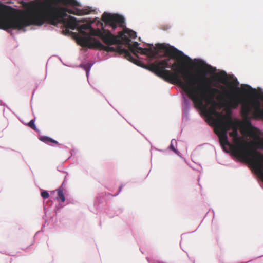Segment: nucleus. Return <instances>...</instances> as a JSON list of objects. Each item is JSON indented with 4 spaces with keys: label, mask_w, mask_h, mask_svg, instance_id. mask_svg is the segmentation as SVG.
<instances>
[{
    "label": "nucleus",
    "mask_w": 263,
    "mask_h": 263,
    "mask_svg": "<svg viewBox=\"0 0 263 263\" xmlns=\"http://www.w3.org/2000/svg\"><path fill=\"white\" fill-rule=\"evenodd\" d=\"M8 8L0 11V29L5 30L15 28L17 13L8 11Z\"/></svg>",
    "instance_id": "7"
},
{
    "label": "nucleus",
    "mask_w": 263,
    "mask_h": 263,
    "mask_svg": "<svg viewBox=\"0 0 263 263\" xmlns=\"http://www.w3.org/2000/svg\"><path fill=\"white\" fill-rule=\"evenodd\" d=\"M40 139L42 141H43V142H52V143H53L58 144L57 141H56L55 140H53V139H51V138H50L49 137H46V136L41 137L40 138Z\"/></svg>",
    "instance_id": "16"
},
{
    "label": "nucleus",
    "mask_w": 263,
    "mask_h": 263,
    "mask_svg": "<svg viewBox=\"0 0 263 263\" xmlns=\"http://www.w3.org/2000/svg\"><path fill=\"white\" fill-rule=\"evenodd\" d=\"M226 137L223 139V132L222 130H219L216 132L218 135L220 145L222 147L223 150L226 152H229V150L231 151L233 154L240 158H245L247 157V154L250 156L253 163H249L248 164H263V155L257 152H253L252 153H247L243 149L242 146L238 144L237 145L231 144L228 140L227 133L231 128L232 129V132L229 133V135L233 137L234 140H238V128L239 126L238 121H234L233 119L230 120L229 123L226 125Z\"/></svg>",
    "instance_id": "4"
},
{
    "label": "nucleus",
    "mask_w": 263,
    "mask_h": 263,
    "mask_svg": "<svg viewBox=\"0 0 263 263\" xmlns=\"http://www.w3.org/2000/svg\"><path fill=\"white\" fill-rule=\"evenodd\" d=\"M116 36H117L118 39L117 44H125L128 45L131 42V39H129L128 35L127 34L126 30H124L123 32H120Z\"/></svg>",
    "instance_id": "11"
},
{
    "label": "nucleus",
    "mask_w": 263,
    "mask_h": 263,
    "mask_svg": "<svg viewBox=\"0 0 263 263\" xmlns=\"http://www.w3.org/2000/svg\"><path fill=\"white\" fill-rule=\"evenodd\" d=\"M237 90H239V89L238 88H237Z\"/></svg>",
    "instance_id": "24"
},
{
    "label": "nucleus",
    "mask_w": 263,
    "mask_h": 263,
    "mask_svg": "<svg viewBox=\"0 0 263 263\" xmlns=\"http://www.w3.org/2000/svg\"><path fill=\"white\" fill-rule=\"evenodd\" d=\"M48 2L53 3L54 4H58V3H61L64 5H70L71 6H80V4L76 0H50Z\"/></svg>",
    "instance_id": "12"
},
{
    "label": "nucleus",
    "mask_w": 263,
    "mask_h": 263,
    "mask_svg": "<svg viewBox=\"0 0 263 263\" xmlns=\"http://www.w3.org/2000/svg\"><path fill=\"white\" fill-rule=\"evenodd\" d=\"M208 103L212 104V106L208 109H206V107L205 108L203 107L200 109H204L205 110L207 115H208L209 116V118L211 119V117H212V115H214L215 113V112L216 111V107L218 106L220 109L221 108L220 106L222 102H219V103H217V104H213L211 102H208ZM204 105L206 107V106L205 105Z\"/></svg>",
    "instance_id": "13"
},
{
    "label": "nucleus",
    "mask_w": 263,
    "mask_h": 263,
    "mask_svg": "<svg viewBox=\"0 0 263 263\" xmlns=\"http://www.w3.org/2000/svg\"><path fill=\"white\" fill-rule=\"evenodd\" d=\"M253 172L263 182V165H249Z\"/></svg>",
    "instance_id": "14"
},
{
    "label": "nucleus",
    "mask_w": 263,
    "mask_h": 263,
    "mask_svg": "<svg viewBox=\"0 0 263 263\" xmlns=\"http://www.w3.org/2000/svg\"><path fill=\"white\" fill-rule=\"evenodd\" d=\"M41 196L43 198L46 199L49 197V195L47 191H45L41 193Z\"/></svg>",
    "instance_id": "21"
},
{
    "label": "nucleus",
    "mask_w": 263,
    "mask_h": 263,
    "mask_svg": "<svg viewBox=\"0 0 263 263\" xmlns=\"http://www.w3.org/2000/svg\"><path fill=\"white\" fill-rule=\"evenodd\" d=\"M90 12V11L87 9L72 10L51 2H31L28 4V8L25 13H17L15 29L20 30L31 25L41 26L45 23L54 26L62 24L66 27L63 32L67 34L69 33V29L74 30L78 25L77 19L68 15L67 13L83 15Z\"/></svg>",
    "instance_id": "2"
},
{
    "label": "nucleus",
    "mask_w": 263,
    "mask_h": 263,
    "mask_svg": "<svg viewBox=\"0 0 263 263\" xmlns=\"http://www.w3.org/2000/svg\"><path fill=\"white\" fill-rule=\"evenodd\" d=\"M227 114L223 115L221 112H217V111L213 115L216 117V119H214L211 117V120H213L215 125V132H218L219 130H222L223 132V139H225L226 137V130H227L226 125L229 123V120H232V118L231 116V114L229 112L226 111Z\"/></svg>",
    "instance_id": "8"
},
{
    "label": "nucleus",
    "mask_w": 263,
    "mask_h": 263,
    "mask_svg": "<svg viewBox=\"0 0 263 263\" xmlns=\"http://www.w3.org/2000/svg\"><path fill=\"white\" fill-rule=\"evenodd\" d=\"M161 50L165 52V54L163 57L168 56L170 58L179 59L180 58H183L185 60L191 61L190 58L185 55L183 53L173 46H167L165 44H158L156 47H151L149 48H138V52L143 55H146L149 58H154L159 55Z\"/></svg>",
    "instance_id": "6"
},
{
    "label": "nucleus",
    "mask_w": 263,
    "mask_h": 263,
    "mask_svg": "<svg viewBox=\"0 0 263 263\" xmlns=\"http://www.w3.org/2000/svg\"><path fill=\"white\" fill-rule=\"evenodd\" d=\"M78 30L80 33L84 36L78 39L79 43L81 46L88 48H97L107 52L115 51L120 54L123 55L127 60L137 65H139V63L140 62L139 60L134 58L128 50L122 48L121 45H118L116 48L106 47L98 40L91 37V35L93 36L92 30H97V29L92 28L90 24L81 25L78 28Z\"/></svg>",
    "instance_id": "5"
},
{
    "label": "nucleus",
    "mask_w": 263,
    "mask_h": 263,
    "mask_svg": "<svg viewBox=\"0 0 263 263\" xmlns=\"http://www.w3.org/2000/svg\"><path fill=\"white\" fill-rule=\"evenodd\" d=\"M93 36L100 37L102 41L107 45L106 47H109V45L117 44L118 42V37L113 35L108 30L102 29L101 30L97 29V30H92Z\"/></svg>",
    "instance_id": "10"
},
{
    "label": "nucleus",
    "mask_w": 263,
    "mask_h": 263,
    "mask_svg": "<svg viewBox=\"0 0 263 263\" xmlns=\"http://www.w3.org/2000/svg\"><path fill=\"white\" fill-rule=\"evenodd\" d=\"M126 30L127 34L128 35L129 39H135L136 37V33L135 31L127 29H126Z\"/></svg>",
    "instance_id": "20"
},
{
    "label": "nucleus",
    "mask_w": 263,
    "mask_h": 263,
    "mask_svg": "<svg viewBox=\"0 0 263 263\" xmlns=\"http://www.w3.org/2000/svg\"><path fill=\"white\" fill-rule=\"evenodd\" d=\"M229 101H223L220 108L225 107L226 111L231 114V109H236L241 103L240 114L243 119L244 123L248 127L249 135L253 139L255 146L263 149V138L259 135V130L251 125L250 120L252 119H263V109L261 108L260 101L256 98H250L241 99L237 95H231Z\"/></svg>",
    "instance_id": "3"
},
{
    "label": "nucleus",
    "mask_w": 263,
    "mask_h": 263,
    "mask_svg": "<svg viewBox=\"0 0 263 263\" xmlns=\"http://www.w3.org/2000/svg\"><path fill=\"white\" fill-rule=\"evenodd\" d=\"M27 125L34 130L39 131L35 125V119H32L29 123H28Z\"/></svg>",
    "instance_id": "19"
},
{
    "label": "nucleus",
    "mask_w": 263,
    "mask_h": 263,
    "mask_svg": "<svg viewBox=\"0 0 263 263\" xmlns=\"http://www.w3.org/2000/svg\"><path fill=\"white\" fill-rule=\"evenodd\" d=\"M170 60V59L168 58L155 61L147 66L146 68L166 82L182 87L193 102L196 108H205L204 101L217 104L214 100L215 94L219 95L217 97L218 100L226 101L222 95L229 96V91L225 87L221 86V92L210 86L208 83L209 79L205 77L206 73L204 71L202 72V79H196L185 68L183 63L178 64L174 63L170 65L168 63Z\"/></svg>",
    "instance_id": "1"
},
{
    "label": "nucleus",
    "mask_w": 263,
    "mask_h": 263,
    "mask_svg": "<svg viewBox=\"0 0 263 263\" xmlns=\"http://www.w3.org/2000/svg\"><path fill=\"white\" fill-rule=\"evenodd\" d=\"M207 70L210 72H214L215 71V69H214L211 66L208 65L207 66Z\"/></svg>",
    "instance_id": "22"
},
{
    "label": "nucleus",
    "mask_w": 263,
    "mask_h": 263,
    "mask_svg": "<svg viewBox=\"0 0 263 263\" xmlns=\"http://www.w3.org/2000/svg\"><path fill=\"white\" fill-rule=\"evenodd\" d=\"M57 193L58 198L61 200L62 202H64L65 201L64 195L63 194V190L59 189L57 190Z\"/></svg>",
    "instance_id": "17"
},
{
    "label": "nucleus",
    "mask_w": 263,
    "mask_h": 263,
    "mask_svg": "<svg viewBox=\"0 0 263 263\" xmlns=\"http://www.w3.org/2000/svg\"><path fill=\"white\" fill-rule=\"evenodd\" d=\"M102 20L105 25H109L113 30H115L117 26L123 27L125 20L123 16L118 14H110L104 12L102 16Z\"/></svg>",
    "instance_id": "9"
},
{
    "label": "nucleus",
    "mask_w": 263,
    "mask_h": 263,
    "mask_svg": "<svg viewBox=\"0 0 263 263\" xmlns=\"http://www.w3.org/2000/svg\"><path fill=\"white\" fill-rule=\"evenodd\" d=\"M121 189H122V186H120V189H119V191H120L121 190Z\"/></svg>",
    "instance_id": "23"
},
{
    "label": "nucleus",
    "mask_w": 263,
    "mask_h": 263,
    "mask_svg": "<svg viewBox=\"0 0 263 263\" xmlns=\"http://www.w3.org/2000/svg\"><path fill=\"white\" fill-rule=\"evenodd\" d=\"M130 51H132V52L136 57H138L137 55L138 48L140 47H139V43L137 42H134L133 44H129L127 45Z\"/></svg>",
    "instance_id": "15"
},
{
    "label": "nucleus",
    "mask_w": 263,
    "mask_h": 263,
    "mask_svg": "<svg viewBox=\"0 0 263 263\" xmlns=\"http://www.w3.org/2000/svg\"><path fill=\"white\" fill-rule=\"evenodd\" d=\"M176 143H177V142L175 140H174V139L172 140L171 145L170 146V148L171 149H172L175 153L178 154L179 151L176 148H175V146H174V144L176 145Z\"/></svg>",
    "instance_id": "18"
}]
</instances>
